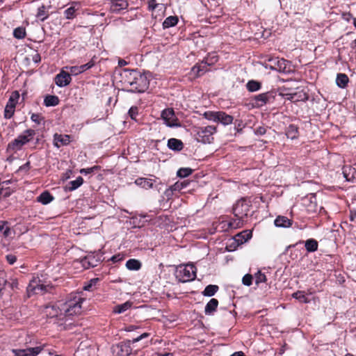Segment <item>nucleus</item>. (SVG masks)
I'll use <instances>...</instances> for the list:
<instances>
[{
	"mask_svg": "<svg viewBox=\"0 0 356 356\" xmlns=\"http://www.w3.org/2000/svg\"><path fill=\"white\" fill-rule=\"evenodd\" d=\"M31 168V163L29 161H27L25 164L21 165L19 168L18 171H24L25 172H27Z\"/></svg>",
	"mask_w": 356,
	"mask_h": 356,
	"instance_id": "nucleus-54",
	"label": "nucleus"
},
{
	"mask_svg": "<svg viewBox=\"0 0 356 356\" xmlns=\"http://www.w3.org/2000/svg\"><path fill=\"white\" fill-rule=\"evenodd\" d=\"M70 142V137L69 135H63L56 134L54 136V144L56 147L59 148L61 146L67 145Z\"/></svg>",
	"mask_w": 356,
	"mask_h": 356,
	"instance_id": "nucleus-20",
	"label": "nucleus"
},
{
	"mask_svg": "<svg viewBox=\"0 0 356 356\" xmlns=\"http://www.w3.org/2000/svg\"><path fill=\"white\" fill-rule=\"evenodd\" d=\"M44 313L46 316L49 318H56L58 320V323L62 325L64 323V318L60 317V314H63L62 306H47L44 309Z\"/></svg>",
	"mask_w": 356,
	"mask_h": 356,
	"instance_id": "nucleus-13",
	"label": "nucleus"
},
{
	"mask_svg": "<svg viewBox=\"0 0 356 356\" xmlns=\"http://www.w3.org/2000/svg\"><path fill=\"white\" fill-rule=\"evenodd\" d=\"M97 168V166L94 167V168H87V169H81L80 172L81 173H85V174H88V173H90L93 171V169L94 168Z\"/></svg>",
	"mask_w": 356,
	"mask_h": 356,
	"instance_id": "nucleus-56",
	"label": "nucleus"
},
{
	"mask_svg": "<svg viewBox=\"0 0 356 356\" xmlns=\"http://www.w3.org/2000/svg\"><path fill=\"white\" fill-rule=\"evenodd\" d=\"M246 87L248 91L256 92L260 90L261 88V84L257 81L251 80L247 83Z\"/></svg>",
	"mask_w": 356,
	"mask_h": 356,
	"instance_id": "nucleus-38",
	"label": "nucleus"
},
{
	"mask_svg": "<svg viewBox=\"0 0 356 356\" xmlns=\"http://www.w3.org/2000/svg\"><path fill=\"white\" fill-rule=\"evenodd\" d=\"M305 246L307 252H313L318 250V243L316 240L309 238L305 242Z\"/></svg>",
	"mask_w": 356,
	"mask_h": 356,
	"instance_id": "nucleus-28",
	"label": "nucleus"
},
{
	"mask_svg": "<svg viewBox=\"0 0 356 356\" xmlns=\"http://www.w3.org/2000/svg\"><path fill=\"white\" fill-rule=\"evenodd\" d=\"M99 281V279L98 278H96V279H92L90 281V283L92 284V286H93L94 284H95L97 282Z\"/></svg>",
	"mask_w": 356,
	"mask_h": 356,
	"instance_id": "nucleus-62",
	"label": "nucleus"
},
{
	"mask_svg": "<svg viewBox=\"0 0 356 356\" xmlns=\"http://www.w3.org/2000/svg\"><path fill=\"white\" fill-rule=\"evenodd\" d=\"M348 77L345 74H339L337 76V84L339 88H344L348 83Z\"/></svg>",
	"mask_w": 356,
	"mask_h": 356,
	"instance_id": "nucleus-31",
	"label": "nucleus"
},
{
	"mask_svg": "<svg viewBox=\"0 0 356 356\" xmlns=\"http://www.w3.org/2000/svg\"><path fill=\"white\" fill-rule=\"evenodd\" d=\"M84 300L85 299L81 296H75L65 303L60 304L63 309V314H60V317L64 318V323H66L67 321L71 319L74 316L81 313V304Z\"/></svg>",
	"mask_w": 356,
	"mask_h": 356,
	"instance_id": "nucleus-2",
	"label": "nucleus"
},
{
	"mask_svg": "<svg viewBox=\"0 0 356 356\" xmlns=\"http://www.w3.org/2000/svg\"><path fill=\"white\" fill-rule=\"evenodd\" d=\"M168 146L172 150L179 151L183 149V143L177 138H170L168 141Z\"/></svg>",
	"mask_w": 356,
	"mask_h": 356,
	"instance_id": "nucleus-27",
	"label": "nucleus"
},
{
	"mask_svg": "<svg viewBox=\"0 0 356 356\" xmlns=\"http://www.w3.org/2000/svg\"><path fill=\"white\" fill-rule=\"evenodd\" d=\"M164 195L165 196L166 199L169 200L172 199L173 196H176V194L172 190L171 187H170L165 191Z\"/></svg>",
	"mask_w": 356,
	"mask_h": 356,
	"instance_id": "nucleus-52",
	"label": "nucleus"
},
{
	"mask_svg": "<svg viewBox=\"0 0 356 356\" xmlns=\"http://www.w3.org/2000/svg\"><path fill=\"white\" fill-rule=\"evenodd\" d=\"M252 234L250 230H244L234 236V241L237 245L243 244L252 238Z\"/></svg>",
	"mask_w": 356,
	"mask_h": 356,
	"instance_id": "nucleus-21",
	"label": "nucleus"
},
{
	"mask_svg": "<svg viewBox=\"0 0 356 356\" xmlns=\"http://www.w3.org/2000/svg\"><path fill=\"white\" fill-rule=\"evenodd\" d=\"M292 220H290L287 217L283 216H278L274 221V224L276 227L283 228L290 227L292 225Z\"/></svg>",
	"mask_w": 356,
	"mask_h": 356,
	"instance_id": "nucleus-22",
	"label": "nucleus"
},
{
	"mask_svg": "<svg viewBox=\"0 0 356 356\" xmlns=\"http://www.w3.org/2000/svg\"><path fill=\"white\" fill-rule=\"evenodd\" d=\"M13 35L15 38L22 39L26 36V31L23 27H17L14 29Z\"/></svg>",
	"mask_w": 356,
	"mask_h": 356,
	"instance_id": "nucleus-45",
	"label": "nucleus"
},
{
	"mask_svg": "<svg viewBox=\"0 0 356 356\" xmlns=\"http://www.w3.org/2000/svg\"><path fill=\"white\" fill-rule=\"evenodd\" d=\"M134 330V325H129V326L127 327V331H132V330Z\"/></svg>",
	"mask_w": 356,
	"mask_h": 356,
	"instance_id": "nucleus-64",
	"label": "nucleus"
},
{
	"mask_svg": "<svg viewBox=\"0 0 356 356\" xmlns=\"http://www.w3.org/2000/svg\"><path fill=\"white\" fill-rule=\"evenodd\" d=\"M218 289L219 288L217 285L209 284L205 287L202 293L204 296L211 297L215 295V293L218 291Z\"/></svg>",
	"mask_w": 356,
	"mask_h": 356,
	"instance_id": "nucleus-30",
	"label": "nucleus"
},
{
	"mask_svg": "<svg viewBox=\"0 0 356 356\" xmlns=\"http://www.w3.org/2000/svg\"><path fill=\"white\" fill-rule=\"evenodd\" d=\"M292 297L298 300L301 302L307 303L309 302L303 291H298L292 294Z\"/></svg>",
	"mask_w": 356,
	"mask_h": 356,
	"instance_id": "nucleus-41",
	"label": "nucleus"
},
{
	"mask_svg": "<svg viewBox=\"0 0 356 356\" xmlns=\"http://www.w3.org/2000/svg\"><path fill=\"white\" fill-rule=\"evenodd\" d=\"M217 122L222 124L223 125L231 124L233 122V117L230 115L227 114L223 111H218Z\"/></svg>",
	"mask_w": 356,
	"mask_h": 356,
	"instance_id": "nucleus-23",
	"label": "nucleus"
},
{
	"mask_svg": "<svg viewBox=\"0 0 356 356\" xmlns=\"http://www.w3.org/2000/svg\"><path fill=\"white\" fill-rule=\"evenodd\" d=\"M196 267L193 264L180 265L175 272L176 278L181 282L193 281L196 277Z\"/></svg>",
	"mask_w": 356,
	"mask_h": 356,
	"instance_id": "nucleus-5",
	"label": "nucleus"
},
{
	"mask_svg": "<svg viewBox=\"0 0 356 356\" xmlns=\"http://www.w3.org/2000/svg\"><path fill=\"white\" fill-rule=\"evenodd\" d=\"M6 261L10 265H13L17 260V258L13 254H8L6 257Z\"/></svg>",
	"mask_w": 356,
	"mask_h": 356,
	"instance_id": "nucleus-55",
	"label": "nucleus"
},
{
	"mask_svg": "<svg viewBox=\"0 0 356 356\" xmlns=\"http://www.w3.org/2000/svg\"><path fill=\"white\" fill-rule=\"evenodd\" d=\"M218 306V300L216 298H211L206 305L204 313L206 315H211L216 310Z\"/></svg>",
	"mask_w": 356,
	"mask_h": 356,
	"instance_id": "nucleus-24",
	"label": "nucleus"
},
{
	"mask_svg": "<svg viewBox=\"0 0 356 356\" xmlns=\"http://www.w3.org/2000/svg\"><path fill=\"white\" fill-rule=\"evenodd\" d=\"M120 82L124 90L132 92H144L149 87L146 75L136 70H123L120 74Z\"/></svg>",
	"mask_w": 356,
	"mask_h": 356,
	"instance_id": "nucleus-1",
	"label": "nucleus"
},
{
	"mask_svg": "<svg viewBox=\"0 0 356 356\" xmlns=\"http://www.w3.org/2000/svg\"><path fill=\"white\" fill-rule=\"evenodd\" d=\"M274 99L275 96L273 92L261 93L254 97L252 99V104L254 107L260 108L264 106L265 104L270 102Z\"/></svg>",
	"mask_w": 356,
	"mask_h": 356,
	"instance_id": "nucleus-12",
	"label": "nucleus"
},
{
	"mask_svg": "<svg viewBox=\"0 0 356 356\" xmlns=\"http://www.w3.org/2000/svg\"><path fill=\"white\" fill-rule=\"evenodd\" d=\"M19 92L17 91V90L13 91L11 93L7 104L15 106L17 103V102H18V100H19Z\"/></svg>",
	"mask_w": 356,
	"mask_h": 356,
	"instance_id": "nucleus-44",
	"label": "nucleus"
},
{
	"mask_svg": "<svg viewBox=\"0 0 356 356\" xmlns=\"http://www.w3.org/2000/svg\"><path fill=\"white\" fill-rule=\"evenodd\" d=\"M131 307V303L130 302H126L123 304L116 305L113 309V312L117 314H121L127 311Z\"/></svg>",
	"mask_w": 356,
	"mask_h": 356,
	"instance_id": "nucleus-39",
	"label": "nucleus"
},
{
	"mask_svg": "<svg viewBox=\"0 0 356 356\" xmlns=\"http://www.w3.org/2000/svg\"><path fill=\"white\" fill-rule=\"evenodd\" d=\"M33 59L35 60V62H38V60H40V56L39 54H35V56L33 57Z\"/></svg>",
	"mask_w": 356,
	"mask_h": 356,
	"instance_id": "nucleus-63",
	"label": "nucleus"
},
{
	"mask_svg": "<svg viewBox=\"0 0 356 356\" xmlns=\"http://www.w3.org/2000/svg\"><path fill=\"white\" fill-rule=\"evenodd\" d=\"M71 76L70 73L62 70L55 77V82L59 87H63L68 85L71 82Z\"/></svg>",
	"mask_w": 356,
	"mask_h": 356,
	"instance_id": "nucleus-17",
	"label": "nucleus"
},
{
	"mask_svg": "<svg viewBox=\"0 0 356 356\" xmlns=\"http://www.w3.org/2000/svg\"><path fill=\"white\" fill-rule=\"evenodd\" d=\"M35 134V131L33 129H26L22 134L8 143L7 152L15 153L19 151L24 145L33 139Z\"/></svg>",
	"mask_w": 356,
	"mask_h": 356,
	"instance_id": "nucleus-3",
	"label": "nucleus"
},
{
	"mask_svg": "<svg viewBox=\"0 0 356 356\" xmlns=\"http://www.w3.org/2000/svg\"><path fill=\"white\" fill-rule=\"evenodd\" d=\"M0 232L6 238L10 236L11 229L7 222L0 221Z\"/></svg>",
	"mask_w": 356,
	"mask_h": 356,
	"instance_id": "nucleus-37",
	"label": "nucleus"
},
{
	"mask_svg": "<svg viewBox=\"0 0 356 356\" xmlns=\"http://www.w3.org/2000/svg\"><path fill=\"white\" fill-rule=\"evenodd\" d=\"M178 22V17L177 16H169L163 22V27L168 29L175 26Z\"/></svg>",
	"mask_w": 356,
	"mask_h": 356,
	"instance_id": "nucleus-33",
	"label": "nucleus"
},
{
	"mask_svg": "<svg viewBox=\"0 0 356 356\" xmlns=\"http://www.w3.org/2000/svg\"><path fill=\"white\" fill-rule=\"evenodd\" d=\"M268 61L270 63L269 68L279 72L289 73L291 72V63L284 58H269Z\"/></svg>",
	"mask_w": 356,
	"mask_h": 356,
	"instance_id": "nucleus-9",
	"label": "nucleus"
},
{
	"mask_svg": "<svg viewBox=\"0 0 356 356\" xmlns=\"http://www.w3.org/2000/svg\"><path fill=\"white\" fill-rule=\"evenodd\" d=\"M355 172V168H353L351 166L346 165L343 168V175L347 181L354 178Z\"/></svg>",
	"mask_w": 356,
	"mask_h": 356,
	"instance_id": "nucleus-36",
	"label": "nucleus"
},
{
	"mask_svg": "<svg viewBox=\"0 0 356 356\" xmlns=\"http://www.w3.org/2000/svg\"><path fill=\"white\" fill-rule=\"evenodd\" d=\"M92 284L89 283L88 284L86 285L83 289L86 291H91L92 290Z\"/></svg>",
	"mask_w": 356,
	"mask_h": 356,
	"instance_id": "nucleus-59",
	"label": "nucleus"
},
{
	"mask_svg": "<svg viewBox=\"0 0 356 356\" xmlns=\"http://www.w3.org/2000/svg\"><path fill=\"white\" fill-rule=\"evenodd\" d=\"M250 207V202L245 199H241L236 203L233 208V212L234 216L238 218V221L236 224L235 221L230 222L229 226L232 228H237L242 226L243 222L241 220L243 218V217L248 216Z\"/></svg>",
	"mask_w": 356,
	"mask_h": 356,
	"instance_id": "nucleus-4",
	"label": "nucleus"
},
{
	"mask_svg": "<svg viewBox=\"0 0 356 356\" xmlns=\"http://www.w3.org/2000/svg\"><path fill=\"white\" fill-rule=\"evenodd\" d=\"M255 283L257 285H259L260 283L266 282V277L265 274L262 273L261 271H258L254 275Z\"/></svg>",
	"mask_w": 356,
	"mask_h": 356,
	"instance_id": "nucleus-47",
	"label": "nucleus"
},
{
	"mask_svg": "<svg viewBox=\"0 0 356 356\" xmlns=\"http://www.w3.org/2000/svg\"><path fill=\"white\" fill-rule=\"evenodd\" d=\"M289 95L290 96V97H289V99H291L292 101H297L298 100V99H296V93L289 94Z\"/></svg>",
	"mask_w": 356,
	"mask_h": 356,
	"instance_id": "nucleus-60",
	"label": "nucleus"
},
{
	"mask_svg": "<svg viewBox=\"0 0 356 356\" xmlns=\"http://www.w3.org/2000/svg\"><path fill=\"white\" fill-rule=\"evenodd\" d=\"M83 183V179L78 177L75 180L70 181L67 185V188L70 191H72L81 186Z\"/></svg>",
	"mask_w": 356,
	"mask_h": 356,
	"instance_id": "nucleus-29",
	"label": "nucleus"
},
{
	"mask_svg": "<svg viewBox=\"0 0 356 356\" xmlns=\"http://www.w3.org/2000/svg\"><path fill=\"white\" fill-rule=\"evenodd\" d=\"M81 8V4L79 2L74 1L70 4V6L64 10V15L66 19H72L76 16V12Z\"/></svg>",
	"mask_w": 356,
	"mask_h": 356,
	"instance_id": "nucleus-18",
	"label": "nucleus"
},
{
	"mask_svg": "<svg viewBox=\"0 0 356 356\" xmlns=\"http://www.w3.org/2000/svg\"><path fill=\"white\" fill-rule=\"evenodd\" d=\"M126 267L131 270H138L140 268L141 264L137 259H131L127 261Z\"/></svg>",
	"mask_w": 356,
	"mask_h": 356,
	"instance_id": "nucleus-35",
	"label": "nucleus"
},
{
	"mask_svg": "<svg viewBox=\"0 0 356 356\" xmlns=\"http://www.w3.org/2000/svg\"><path fill=\"white\" fill-rule=\"evenodd\" d=\"M193 172V170L189 168H182L177 171V176L179 177H186Z\"/></svg>",
	"mask_w": 356,
	"mask_h": 356,
	"instance_id": "nucleus-46",
	"label": "nucleus"
},
{
	"mask_svg": "<svg viewBox=\"0 0 356 356\" xmlns=\"http://www.w3.org/2000/svg\"><path fill=\"white\" fill-rule=\"evenodd\" d=\"M252 276L250 274H246L243 277V284L245 286H250L252 284Z\"/></svg>",
	"mask_w": 356,
	"mask_h": 356,
	"instance_id": "nucleus-50",
	"label": "nucleus"
},
{
	"mask_svg": "<svg viewBox=\"0 0 356 356\" xmlns=\"http://www.w3.org/2000/svg\"><path fill=\"white\" fill-rule=\"evenodd\" d=\"M94 65H95L94 62L92 60H91L86 64L79 66L81 73L91 68L92 66H94Z\"/></svg>",
	"mask_w": 356,
	"mask_h": 356,
	"instance_id": "nucleus-51",
	"label": "nucleus"
},
{
	"mask_svg": "<svg viewBox=\"0 0 356 356\" xmlns=\"http://www.w3.org/2000/svg\"><path fill=\"white\" fill-rule=\"evenodd\" d=\"M157 178L152 175L150 178L138 177L134 183L139 187L148 190L152 188L156 181Z\"/></svg>",
	"mask_w": 356,
	"mask_h": 356,
	"instance_id": "nucleus-16",
	"label": "nucleus"
},
{
	"mask_svg": "<svg viewBox=\"0 0 356 356\" xmlns=\"http://www.w3.org/2000/svg\"><path fill=\"white\" fill-rule=\"evenodd\" d=\"M218 60L216 56H213L211 58H206L201 63L196 64L192 67V73L197 76L203 75L207 70L208 67Z\"/></svg>",
	"mask_w": 356,
	"mask_h": 356,
	"instance_id": "nucleus-11",
	"label": "nucleus"
},
{
	"mask_svg": "<svg viewBox=\"0 0 356 356\" xmlns=\"http://www.w3.org/2000/svg\"><path fill=\"white\" fill-rule=\"evenodd\" d=\"M59 103V99L56 95H47L44 99L46 106H55Z\"/></svg>",
	"mask_w": 356,
	"mask_h": 356,
	"instance_id": "nucleus-32",
	"label": "nucleus"
},
{
	"mask_svg": "<svg viewBox=\"0 0 356 356\" xmlns=\"http://www.w3.org/2000/svg\"><path fill=\"white\" fill-rule=\"evenodd\" d=\"M216 127L209 125L196 129V139L202 143H211L213 140V134L216 132Z\"/></svg>",
	"mask_w": 356,
	"mask_h": 356,
	"instance_id": "nucleus-7",
	"label": "nucleus"
},
{
	"mask_svg": "<svg viewBox=\"0 0 356 356\" xmlns=\"http://www.w3.org/2000/svg\"><path fill=\"white\" fill-rule=\"evenodd\" d=\"M149 336V333L145 332L132 340H127L120 343L113 348V353L115 354V356H129L132 351L131 344L138 342Z\"/></svg>",
	"mask_w": 356,
	"mask_h": 356,
	"instance_id": "nucleus-6",
	"label": "nucleus"
},
{
	"mask_svg": "<svg viewBox=\"0 0 356 356\" xmlns=\"http://www.w3.org/2000/svg\"><path fill=\"white\" fill-rule=\"evenodd\" d=\"M161 118L168 127H180L181 126L172 108H166L163 110L161 113Z\"/></svg>",
	"mask_w": 356,
	"mask_h": 356,
	"instance_id": "nucleus-10",
	"label": "nucleus"
},
{
	"mask_svg": "<svg viewBox=\"0 0 356 356\" xmlns=\"http://www.w3.org/2000/svg\"><path fill=\"white\" fill-rule=\"evenodd\" d=\"M40 280L38 279H33L27 286V291L29 293H43L49 291V286L40 283Z\"/></svg>",
	"mask_w": 356,
	"mask_h": 356,
	"instance_id": "nucleus-14",
	"label": "nucleus"
},
{
	"mask_svg": "<svg viewBox=\"0 0 356 356\" xmlns=\"http://www.w3.org/2000/svg\"><path fill=\"white\" fill-rule=\"evenodd\" d=\"M101 261V257L98 254H89L81 259V264L86 268H90L97 266Z\"/></svg>",
	"mask_w": 356,
	"mask_h": 356,
	"instance_id": "nucleus-15",
	"label": "nucleus"
},
{
	"mask_svg": "<svg viewBox=\"0 0 356 356\" xmlns=\"http://www.w3.org/2000/svg\"><path fill=\"white\" fill-rule=\"evenodd\" d=\"M129 3L126 0H113L110 4V10L118 13L128 8Z\"/></svg>",
	"mask_w": 356,
	"mask_h": 356,
	"instance_id": "nucleus-19",
	"label": "nucleus"
},
{
	"mask_svg": "<svg viewBox=\"0 0 356 356\" xmlns=\"http://www.w3.org/2000/svg\"><path fill=\"white\" fill-rule=\"evenodd\" d=\"M15 106L6 104L4 109V118L10 119L13 117L15 113Z\"/></svg>",
	"mask_w": 356,
	"mask_h": 356,
	"instance_id": "nucleus-42",
	"label": "nucleus"
},
{
	"mask_svg": "<svg viewBox=\"0 0 356 356\" xmlns=\"http://www.w3.org/2000/svg\"><path fill=\"white\" fill-rule=\"evenodd\" d=\"M67 70V72L70 73V76L71 75H78L81 74L79 66H67L65 67Z\"/></svg>",
	"mask_w": 356,
	"mask_h": 356,
	"instance_id": "nucleus-48",
	"label": "nucleus"
},
{
	"mask_svg": "<svg viewBox=\"0 0 356 356\" xmlns=\"http://www.w3.org/2000/svg\"><path fill=\"white\" fill-rule=\"evenodd\" d=\"M257 132L260 134H264L265 132H266V129L264 127H259L257 129Z\"/></svg>",
	"mask_w": 356,
	"mask_h": 356,
	"instance_id": "nucleus-58",
	"label": "nucleus"
},
{
	"mask_svg": "<svg viewBox=\"0 0 356 356\" xmlns=\"http://www.w3.org/2000/svg\"><path fill=\"white\" fill-rule=\"evenodd\" d=\"M230 356H245V354L242 351L235 352L232 354Z\"/></svg>",
	"mask_w": 356,
	"mask_h": 356,
	"instance_id": "nucleus-57",
	"label": "nucleus"
},
{
	"mask_svg": "<svg viewBox=\"0 0 356 356\" xmlns=\"http://www.w3.org/2000/svg\"><path fill=\"white\" fill-rule=\"evenodd\" d=\"M286 136L288 138L294 140L298 137V128L294 124H290L286 130Z\"/></svg>",
	"mask_w": 356,
	"mask_h": 356,
	"instance_id": "nucleus-26",
	"label": "nucleus"
},
{
	"mask_svg": "<svg viewBox=\"0 0 356 356\" xmlns=\"http://www.w3.org/2000/svg\"><path fill=\"white\" fill-rule=\"evenodd\" d=\"M48 13L44 6H42L38 8V12L36 14L37 18L40 19L41 21H44L48 17Z\"/></svg>",
	"mask_w": 356,
	"mask_h": 356,
	"instance_id": "nucleus-40",
	"label": "nucleus"
},
{
	"mask_svg": "<svg viewBox=\"0 0 356 356\" xmlns=\"http://www.w3.org/2000/svg\"><path fill=\"white\" fill-rule=\"evenodd\" d=\"M99 281V279L98 278H96V279H92L90 281V283L92 284V286H93L94 284H95L97 282Z\"/></svg>",
	"mask_w": 356,
	"mask_h": 356,
	"instance_id": "nucleus-61",
	"label": "nucleus"
},
{
	"mask_svg": "<svg viewBox=\"0 0 356 356\" xmlns=\"http://www.w3.org/2000/svg\"><path fill=\"white\" fill-rule=\"evenodd\" d=\"M31 119L32 121L39 124L41 123V121L43 118L38 113H33L31 115Z\"/></svg>",
	"mask_w": 356,
	"mask_h": 356,
	"instance_id": "nucleus-53",
	"label": "nucleus"
},
{
	"mask_svg": "<svg viewBox=\"0 0 356 356\" xmlns=\"http://www.w3.org/2000/svg\"><path fill=\"white\" fill-rule=\"evenodd\" d=\"M54 199L53 195L49 191H45L37 197V201L45 205L52 202Z\"/></svg>",
	"mask_w": 356,
	"mask_h": 356,
	"instance_id": "nucleus-25",
	"label": "nucleus"
},
{
	"mask_svg": "<svg viewBox=\"0 0 356 356\" xmlns=\"http://www.w3.org/2000/svg\"><path fill=\"white\" fill-rule=\"evenodd\" d=\"M15 356H37L38 354H51L47 346L43 344L33 348L13 349Z\"/></svg>",
	"mask_w": 356,
	"mask_h": 356,
	"instance_id": "nucleus-8",
	"label": "nucleus"
},
{
	"mask_svg": "<svg viewBox=\"0 0 356 356\" xmlns=\"http://www.w3.org/2000/svg\"><path fill=\"white\" fill-rule=\"evenodd\" d=\"M138 114V108L137 106H132L129 110V115L132 120H136V116Z\"/></svg>",
	"mask_w": 356,
	"mask_h": 356,
	"instance_id": "nucleus-49",
	"label": "nucleus"
},
{
	"mask_svg": "<svg viewBox=\"0 0 356 356\" xmlns=\"http://www.w3.org/2000/svg\"><path fill=\"white\" fill-rule=\"evenodd\" d=\"M217 115H218V111H209L204 112L202 114V116L208 120H211V121H213V122H216L217 117H218Z\"/></svg>",
	"mask_w": 356,
	"mask_h": 356,
	"instance_id": "nucleus-43",
	"label": "nucleus"
},
{
	"mask_svg": "<svg viewBox=\"0 0 356 356\" xmlns=\"http://www.w3.org/2000/svg\"><path fill=\"white\" fill-rule=\"evenodd\" d=\"M188 184V182L186 181H177L175 184L172 185L170 187L174 193L176 194V196L178 195V193L181 192V191L185 188Z\"/></svg>",
	"mask_w": 356,
	"mask_h": 356,
	"instance_id": "nucleus-34",
	"label": "nucleus"
}]
</instances>
